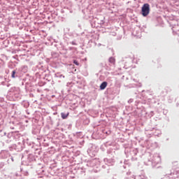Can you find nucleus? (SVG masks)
I'll return each mask as SVG.
<instances>
[{
  "label": "nucleus",
  "mask_w": 179,
  "mask_h": 179,
  "mask_svg": "<svg viewBox=\"0 0 179 179\" xmlns=\"http://www.w3.org/2000/svg\"><path fill=\"white\" fill-rule=\"evenodd\" d=\"M106 146H112L111 148H109L107 151L108 155L110 157V159L105 158L103 159V162H105V164H107L108 166H113L115 164V159L114 157L115 155V150H119L120 146L117 144V143H110L107 142L106 143Z\"/></svg>",
  "instance_id": "f257e3e1"
},
{
  "label": "nucleus",
  "mask_w": 179,
  "mask_h": 179,
  "mask_svg": "<svg viewBox=\"0 0 179 179\" xmlns=\"http://www.w3.org/2000/svg\"><path fill=\"white\" fill-rule=\"evenodd\" d=\"M22 106H24V107H29V102H25V101H23V102H22Z\"/></svg>",
  "instance_id": "dca6fc26"
},
{
  "label": "nucleus",
  "mask_w": 179,
  "mask_h": 179,
  "mask_svg": "<svg viewBox=\"0 0 179 179\" xmlns=\"http://www.w3.org/2000/svg\"><path fill=\"white\" fill-rule=\"evenodd\" d=\"M98 166L99 164L96 159H91L86 162V168L89 169H95V168H98Z\"/></svg>",
  "instance_id": "20e7f679"
},
{
  "label": "nucleus",
  "mask_w": 179,
  "mask_h": 179,
  "mask_svg": "<svg viewBox=\"0 0 179 179\" xmlns=\"http://www.w3.org/2000/svg\"><path fill=\"white\" fill-rule=\"evenodd\" d=\"M106 134H110V131H109V132L106 131Z\"/></svg>",
  "instance_id": "bb28decb"
},
{
  "label": "nucleus",
  "mask_w": 179,
  "mask_h": 179,
  "mask_svg": "<svg viewBox=\"0 0 179 179\" xmlns=\"http://www.w3.org/2000/svg\"><path fill=\"white\" fill-rule=\"evenodd\" d=\"M114 179H117V178H114Z\"/></svg>",
  "instance_id": "c85d7f7f"
},
{
  "label": "nucleus",
  "mask_w": 179,
  "mask_h": 179,
  "mask_svg": "<svg viewBox=\"0 0 179 179\" xmlns=\"http://www.w3.org/2000/svg\"><path fill=\"white\" fill-rule=\"evenodd\" d=\"M55 76L59 77V78H62V77H63V78H64V77H65V76H62V73H55Z\"/></svg>",
  "instance_id": "a211bd4d"
},
{
  "label": "nucleus",
  "mask_w": 179,
  "mask_h": 179,
  "mask_svg": "<svg viewBox=\"0 0 179 179\" xmlns=\"http://www.w3.org/2000/svg\"><path fill=\"white\" fill-rule=\"evenodd\" d=\"M124 168H127V165L126 164L124 166Z\"/></svg>",
  "instance_id": "a878e982"
},
{
  "label": "nucleus",
  "mask_w": 179,
  "mask_h": 179,
  "mask_svg": "<svg viewBox=\"0 0 179 179\" xmlns=\"http://www.w3.org/2000/svg\"><path fill=\"white\" fill-rule=\"evenodd\" d=\"M138 152V148H126L125 154L127 157H130L131 160H136V155Z\"/></svg>",
  "instance_id": "7ed1b4c3"
},
{
  "label": "nucleus",
  "mask_w": 179,
  "mask_h": 179,
  "mask_svg": "<svg viewBox=\"0 0 179 179\" xmlns=\"http://www.w3.org/2000/svg\"><path fill=\"white\" fill-rule=\"evenodd\" d=\"M69 113H61V116L63 118V120H66V117L69 116Z\"/></svg>",
  "instance_id": "4468645a"
},
{
  "label": "nucleus",
  "mask_w": 179,
  "mask_h": 179,
  "mask_svg": "<svg viewBox=\"0 0 179 179\" xmlns=\"http://www.w3.org/2000/svg\"><path fill=\"white\" fill-rule=\"evenodd\" d=\"M176 175L175 173L164 175V177H162V179H176Z\"/></svg>",
  "instance_id": "9d476101"
},
{
  "label": "nucleus",
  "mask_w": 179,
  "mask_h": 179,
  "mask_svg": "<svg viewBox=\"0 0 179 179\" xmlns=\"http://www.w3.org/2000/svg\"><path fill=\"white\" fill-rule=\"evenodd\" d=\"M7 86L8 87V86H9V84H7Z\"/></svg>",
  "instance_id": "cd10ccee"
},
{
  "label": "nucleus",
  "mask_w": 179,
  "mask_h": 179,
  "mask_svg": "<svg viewBox=\"0 0 179 179\" xmlns=\"http://www.w3.org/2000/svg\"><path fill=\"white\" fill-rule=\"evenodd\" d=\"M11 77L13 78H15L16 77H18V73H17L16 70H13V71L11 73Z\"/></svg>",
  "instance_id": "ddd939ff"
},
{
  "label": "nucleus",
  "mask_w": 179,
  "mask_h": 179,
  "mask_svg": "<svg viewBox=\"0 0 179 179\" xmlns=\"http://www.w3.org/2000/svg\"><path fill=\"white\" fill-rule=\"evenodd\" d=\"M132 101H134V99H129V100H128L129 103H132Z\"/></svg>",
  "instance_id": "aec40b11"
},
{
  "label": "nucleus",
  "mask_w": 179,
  "mask_h": 179,
  "mask_svg": "<svg viewBox=\"0 0 179 179\" xmlns=\"http://www.w3.org/2000/svg\"><path fill=\"white\" fill-rule=\"evenodd\" d=\"M73 62L74 64H76V66H80L79 61H77V59H73Z\"/></svg>",
  "instance_id": "f3484780"
},
{
  "label": "nucleus",
  "mask_w": 179,
  "mask_h": 179,
  "mask_svg": "<svg viewBox=\"0 0 179 179\" xmlns=\"http://www.w3.org/2000/svg\"><path fill=\"white\" fill-rule=\"evenodd\" d=\"M84 143H85V141H82V143H80V144L83 145Z\"/></svg>",
  "instance_id": "393cba45"
},
{
  "label": "nucleus",
  "mask_w": 179,
  "mask_h": 179,
  "mask_svg": "<svg viewBox=\"0 0 179 179\" xmlns=\"http://www.w3.org/2000/svg\"><path fill=\"white\" fill-rule=\"evenodd\" d=\"M150 6L148 4V3H146V4H143L142 6V9H141V15L143 16H148L150 15Z\"/></svg>",
  "instance_id": "423d86ee"
},
{
  "label": "nucleus",
  "mask_w": 179,
  "mask_h": 179,
  "mask_svg": "<svg viewBox=\"0 0 179 179\" xmlns=\"http://www.w3.org/2000/svg\"><path fill=\"white\" fill-rule=\"evenodd\" d=\"M5 80L6 82H9L8 79H6V78H5Z\"/></svg>",
  "instance_id": "5701e85b"
},
{
  "label": "nucleus",
  "mask_w": 179,
  "mask_h": 179,
  "mask_svg": "<svg viewBox=\"0 0 179 179\" xmlns=\"http://www.w3.org/2000/svg\"><path fill=\"white\" fill-rule=\"evenodd\" d=\"M127 178L124 179H147L145 175H132V172L129 171L127 172ZM132 175V177H129V176Z\"/></svg>",
  "instance_id": "0eeeda50"
},
{
  "label": "nucleus",
  "mask_w": 179,
  "mask_h": 179,
  "mask_svg": "<svg viewBox=\"0 0 179 179\" xmlns=\"http://www.w3.org/2000/svg\"><path fill=\"white\" fill-rule=\"evenodd\" d=\"M147 155H150V159H145L144 161L145 164L149 165L152 164V166H155L156 164H159L162 161V158L159 154H154V155H151V154H147Z\"/></svg>",
  "instance_id": "f03ea898"
},
{
  "label": "nucleus",
  "mask_w": 179,
  "mask_h": 179,
  "mask_svg": "<svg viewBox=\"0 0 179 179\" xmlns=\"http://www.w3.org/2000/svg\"><path fill=\"white\" fill-rule=\"evenodd\" d=\"M0 166H1V168H3V166H4L3 162H1V164H0Z\"/></svg>",
  "instance_id": "4be33fe9"
},
{
  "label": "nucleus",
  "mask_w": 179,
  "mask_h": 179,
  "mask_svg": "<svg viewBox=\"0 0 179 179\" xmlns=\"http://www.w3.org/2000/svg\"><path fill=\"white\" fill-rule=\"evenodd\" d=\"M99 150L98 146L96 145L90 144L89 145V148L87 150V153H89V155L91 157H94L96 155Z\"/></svg>",
  "instance_id": "39448f33"
},
{
  "label": "nucleus",
  "mask_w": 179,
  "mask_h": 179,
  "mask_svg": "<svg viewBox=\"0 0 179 179\" xmlns=\"http://www.w3.org/2000/svg\"><path fill=\"white\" fill-rule=\"evenodd\" d=\"M71 45H77L76 41H71Z\"/></svg>",
  "instance_id": "412c9836"
},
{
  "label": "nucleus",
  "mask_w": 179,
  "mask_h": 179,
  "mask_svg": "<svg viewBox=\"0 0 179 179\" xmlns=\"http://www.w3.org/2000/svg\"><path fill=\"white\" fill-rule=\"evenodd\" d=\"M2 66H3V59H0V68H1Z\"/></svg>",
  "instance_id": "6ab92c4d"
},
{
  "label": "nucleus",
  "mask_w": 179,
  "mask_h": 179,
  "mask_svg": "<svg viewBox=\"0 0 179 179\" xmlns=\"http://www.w3.org/2000/svg\"><path fill=\"white\" fill-rule=\"evenodd\" d=\"M108 86V83L106 80H104L103 83H101L100 85V90H106V87Z\"/></svg>",
  "instance_id": "9b49d317"
},
{
  "label": "nucleus",
  "mask_w": 179,
  "mask_h": 179,
  "mask_svg": "<svg viewBox=\"0 0 179 179\" xmlns=\"http://www.w3.org/2000/svg\"><path fill=\"white\" fill-rule=\"evenodd\" d=\"M11 149L15 150L16 152H22V150H23V143H17L15 145H12Z\"/></svg>",
  "instance_id": "1a4fd4ad"
},
{
  "label": "nucleus",
  "mask_w": 179,
  "mask_h": 179,
  "mask_svg": "<svg viewBox=\"0 0 179 179\" xmlns=\"http://www.w3.org/2000/svg\"><path fill=\"white\" fill-rule=\"evenodd\" d=\"M109 62H110L111 64H115V57H109Z\"/></svg>",
  "instance_id": "2eb2a0df"
},
{
  "label": "nucleus",
  "mask_w": 179,
  "mask_h": 179,
  "mask_svg": "<svg viewBox=\"0 0 179 179\" xmlns=\"http://www.w3.org/2000/svg\"><path fill=\"white\" fill-rule=\"evenodd\" d=\"M10 91V93L14 94V96H15V98H20L21 94H20V87H11Z\"/></svg>",
  "instance_id": "6e6552de"
},
{
  "label": "nucleus",
  "mask_w": 179,
  "mask_h": 179,
  "mask_svg": "<svg viewBox=\"0 0 179 179\" xmlns=\"http://www.w3.org/2000/svg\"><path fill=\"white\" fill-rule=\"evenodd\" d=\"M11 160H13V162H14V158L13 157H10Z\"/></svg>",
  "instance_id": "b1692460"
},
{
  "label": "nucleus",
  "mask_w": 179,
  "mask_h": 179,
  "mask_svg": "<svg viewBox=\"0 0 179 179\" xmlns=\"http://www.w3.org/2000/svg\"><path fill=\"white\" fill-rule=\"evenodd\" d=\"M28 160L29 161V162H34V160H36L35 155H33V154H29L28 155Z\"/></svg>",
  "instance_id": "f8f14e48"
}]
</instances>
